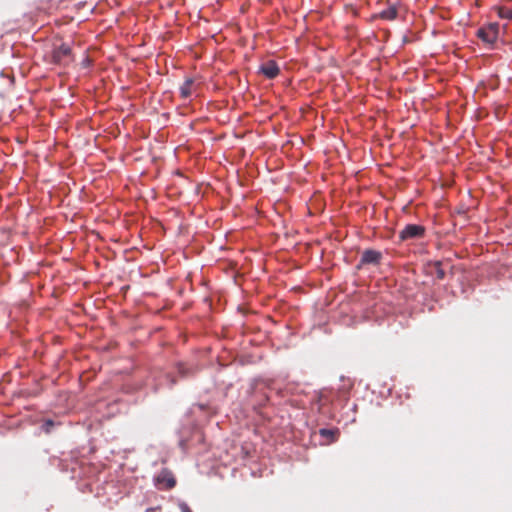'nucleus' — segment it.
<instances>
[{
    "instance_id": "6",
    "label": "nucleus",
    "mask_w": 512,
    "mask_h": 512,
    "mask_svg": "<svg viewBox=\"0 0 512 512\" xmlns=\"http://www.w3.org/2000/svg\"><path fill=\"white\" fill-rule=\"evenodd\" d=\"M259 72L262 73L268 79H274L279 75L280 69L278 64L274 60H268L260 66Z\"/></svg>"
},
{
    "instance_id": "5",
    "label": "nucleus",
    "mask_w": 512,
    "mask_h": 512,
    "mask_svg": "<svg viewBox=\"0 0 512 512\" xmlns=\"http://www.w3.org/2000/svg\"><path fill=\"white\" fill-rule=\"evenodd\" d=\"M381 258H382L381 252L372 250V249L365 250L361 255V259H360L358 268H360L362 265H367V264L377 265V264H379Z\"/></svg>"
},
{
    "instance_id": "12",
    "label": "nucleus",
    "mask_w": 512,
    "mask_h": 512,
    "mask_svg": "<svg viewBox=\"0 0 512 512\" xmlns=\"http://www.w3.org/2000/svg\"><path fill=\"white\" fill-rule=\"evenodd\" d=\"M54 426V423L52 420H47L45 421V423L43 424V430L46 432V433H50L51 431V428Z\"/></svg>"
},
{
    "instance_id": "10",
    "label": "nucleus",
    "mask_w": 512,
    "mask_h": 512,
    "mask_svg": "<svg viewBox=\"0 0 512 512\" xmlns=\"http://www.w3.org/2000/svg\"><path fill=\"white\" fill-rule=\"evenodd\" d=\"M499 16H500L501 18L512 19V9H509V8H500V10H499Z\"/></svg>"
},
{
    "instance_id": "2",
    "label": "nucleus",
    "mask_w": 512,
    "mask_h": 512,
    "mask_svg": "<svg viewBox=\"0 0 512 512\" xmlns=\"http://www.w3.org/2000/svg\"><path fill=\"white\" fill-rule=\"evenodd\" d=\"M498 33L499 25L497 23H491L477 31L478 37L487 44H493L498 38Z\"/></svg>"
},
{
    "instance_id": "14",
    "label": "nucleus",
    "mask_w": 512,
    "mask_h": 512,
    "mask_svg": "<svg viewBox=\"0 0 512 512\" xmlns=\"http://www.w3.org/2000/svg\"><path fill=\"white\" fill-rule=\"evenodd\" d=\"M179 372H180L182 375H184V374H185V372H184V370H183V365H180V366H179Z\"/></svg>"
},
{
    "instance_id": "8",
    "label": "nucleus",
    "mask_w": 512,
    "mask_h": 512,
    "mask_svg": "<svg viewBox=\"0 0 512 512\" xmlns=\"http://www.w3.org/2000/svg\"><path fill=\"white\" fill-rule=\"evenodd\" d=\"M193 84L192 79H187L181 86H180V95L182 98L186 99L191 95V87Z\"/></svg>"
},
{
    "instance_id": "1",
    "label": "nucleus",
    "mask_w": 512,
    "mask_h": 512,
    "mask_svg": "<svg viewBox=\"0 0 512 512\" xmlns=\"http://www.w3.org/2000/svg\"><path fill=\"white\" fill-rule=\"evenodd\" d=\"M50 57L51 63L59 66H67L73 60L71 48L66 43L54 46Z\"/></svg>"
},
{
    "instance_id": "7",
    "label": "nucleus",
    "mask_w": 512,
    "mask_h": 512,
    "mask_svg": "<svg viewBox=\"0 0 512 512\" xmlns=\"http://www.w3.org/2000/svg\"><path fill=\"white\" fill-rule=\"evenodd\" d=\"M397 8L394 5H390L388 8L382 10L378 17L384 20H394L397 17Z\"/></svg>"
},
{
    "instance_id": "4",
    "label": "nucleus",
    "mask_w": 512,
    "mask_h": 512,
    "mask_svg": "<svg viewBox=\"0 0 512 512\" xmlns=\"http://www.w3.org/2000/svg\"><path fill=\"white\" fill-rule=\"evenodd\" d=\"M155 484L159 489L170 490L175 487L176 479L172 472L164 469L155 477Z\"/></svg>"
},
{
    "instance_id": "9",
    "label": "nucleus",
    "mask_w": 512,
    "mask_h": 512,
    "mask_svg": "<svg viewBox=\"0 0 512 512\" xmlns=\"http://www.w3.org/2000/svg\"><path fill=\"white\" fill-rule=\"evenodd\" d=\"M436 269V277L439 280H443L445 278V271L442 269V264L440 261L435 262Z\"/></svg>"
},
{
    "instance_id": "13",
    "label": "nucleus",
    "mask_w": 512,
    "mask_h": 512,
    "mask_svg": "<svg viewBox=\"0 0 512 512\" xmlns=\"http://www.w3.org/2000/svg\"><path fill=\"white\" fill-rule=\"evenodd\" d=\"M180 510H181V512H191L190 508L188 507V505L186 503L180 504Z\"/></svg>"
},
{
    "instance_id": "11",
    "label": "nucleus",
    "mask_w": 512,
    "mask_h": 512,
    "mask_svg": "<svg viewBox=\"0 0 512 512\" xmlns=\"http://www.w3.org/2000/svg\"><path fill=\"white\" fill-rule=\"evenodd\" d=\"M337 434L336 431H333V430H330V429H321L320 430V435L323 436V437H329L331 438L332 440L335 439V435Z\"/></svg>"
},
{
    "instance_id": "3",
    "label": "nucleus",
    "mask_w": 512,
    "mask_h": 512,
    "mask_svg": "<svg viewBox=\"0 0 512 512\" xmlns=\"http://www.w3.org/2000/svg\"><path fill=\"white\" fill-rule=\"evenodd\" d=\"M425 228L417 224L406 225L399 233L402 241L418 239L424 236Z\"/></svg>"
}]
</instances>
